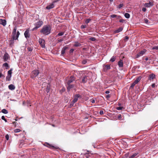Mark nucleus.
I'll return each instance as SVG.
<instances>
[{"instance_id": "obj_31", "label": "nucleus", "mask_w": 158, "mask_h": 158, "mask_svg": "<svg viewBox=\"0 0 158 158\" xmlns=\"http://www.w3.org/2000/svg\"><path fill=\"white\" fill-rule=\"evenodd\" d=\"M136 83L135 81L134 82H133L132 84L131 85V86H130V89H131V88H134V86H135V85L136 84Z\"/></svg>"}, {"instance_id": "obj_24", "label": "nucleus", "mask_w": 158, "mask_h": 158, "mask_svg": "<svg viewBox=\"0 0 158 158\" xmlns=\"http://www.w3.org/2000/svg\"><path fill=\"white\" fill-rule=\"evenodd\" d=\"M75 44H74V47H80L81 46V44H80V43H79L77 41L75 42Z\"/></svg>"}, {"instance_id": "obj_21", "label": "nucleus", "mask_w": 158, "mask_h": 158, "mask_svg": "<svg viewBox=\"0 0 158 158\" xmlns=\"http://www.w3.org/2000/svg\"><path fill=\"white\" fill-rule=\"evenodd\" d=\"M118 65L119 67H123V61L122 60H120L118 62Z\"/></svg>"}, {"instance_id": "obj_43", "label": "nucleus", "mask_w": 158, "mask_h": 158, "mask_svg": "<svg viewBox=\"0 0 158 158\" xmlns=\"http://www.w3.org/2000/svg\"><path fill=\"white\" fill-rule=\"evenodd\" d=\"M27 50L29 51H32L33 50V48L31 47H28L27 48Z\"/></svg>"}, {"instance_id": "obj_6", "label": "nucleus", "mask_w": 158, "mask_h": 158, "mask_svg": "<svg viewBox=\"0 0 158 158\" xmlns=\"http://www.w3.org/2000/svg\"><path fill=\"white\" fill-rule=\"evenodd\" d=\"M44 145L46 147H47L48 148L53 149H59V148L57 146L55 147L53 145H52L51 144H49L48 143L45 142L44 144Z\"/></svg>"}, {"instance_id": "obj_22", "label": "nucleus", "mask_w": 158, "mask_h": 158, "mask_svg": "<svg viewBox=\"0 0 158 158\" xmlns=\"http://www.w3.org/2000/svg\"><path fill=\"white\" fill-rule=\"evenodd\" d=\"M15 86L13 84H10L8 86L9 89L11 90H13L15 89Z\"/></svg>"}, {"instance_id": "obj_5", "label": "nucleus", "mask_w": 158, "mask_h": 158, "mask_svg": "<svg viewBox=\"0 0 158 158\" xmlns=\"http://www.w3.org/2000/svg\"><path fill=\"white\" fill-rule=\"evenodd\" d=\"M39 73V72L38 70H33L32 72L31 77V78H34L37 76Z\"/></svg>"}, {"instance_id": "obj_39", "label": "nucleus", "mask_w": 158, "mask_h": 158, "mask_svg": "<svg viewBox=\"0 0 158 158\" xmlns=\"http://www.w3.org/2000/svg\"><path fill=\"white\" fill-rule=\"evenodd\" d=\"M115 60V58L114 57V56H113L110 59V61L112 62H114Z\"/></svg>"}, {"instance_id": "obj_29", "label": "nucleus", "mask_w": 158, "mask_h": 158, "mask_svg": "<svg viewBox=\"0 0 158 158\" xmlns=\"http://www.w3.org/2000/svg\"><path fill=\"white\" fill-rule=\"evenodd\" d=\"M117 117H118V119L120 120H122L123 118V116H122L121 114H119L118 115V116H117Z\"/></svg>"}, {"instance_id": "obj_34", "label": "nucleus", "mask_w": 158, "mask_h": 158, "mask_svg": "<svg viewBox=\"0 0 158 158\" xmlns=\"http://www.w3.org/2000/svg\"><path fill=\"white\" fill-rule=\"evenodd\" d=\"M75 103V102H74V101H72L71 102L70 104L69 105V108L71 107L72 106H73V105H74V104Z\"/></svg>"}, {"instance_id": "obj_25", "label": "nucleus", "mask_w": 158, "mask_h": 158, "mask_svg": "<svg viewBox=\"0 0 158 158\" xmlns=\"http://www.w3.org/2000/svg\"><path fill=\"white\" fill-rule=\"evenodd\" d=\"M141 79V77L140 76L139 77L136 78L135 81L137 84L140 81Z\"/></svg>"}, {"instance_id": "obj_50", "label": "nucleus", "mask_w": 158, "mask_h": 158, "mask_svg": "<svg viewBox=\"0 0 158 158\" xmlns=\"http://www.w3.org/2000/svg\"><path fill=\"white\" fill-rule=\"evenodd\" d=\"M63 40H64V39L63 38H62V39H60L58 40V42H62Z\"/></svg>"}, {"instance_id": "obj_40", "label": "nucleus", "mask_w": 158, "mask_h": 158, "mask_svg": "<svg viewBox=\"0 0 158 158\" xmlns=\"http://www.w3.org/2000/svg\"><path fill=\"white\" fill-rule=\"evenodd\" d=\"M91 20V19H87L85 20V23H86V24H87L88 23H89V22H90V21Z\"/></svg>"}, {"instance_id": "obj_32", "label": "nucleus", "mask_w": 158, "mask_h": 158, "mask_svg": "<svg viewBox=\"0 0 158 158\" xmlns=\"http://www.w3.org/2000/svg\"><path fill=\"white\" fill-rule=\"evenodd\" d=\"M2 112L5 114H6L8 113V111L4 109H3L2 110Z\"/></svg>"}, {"instance_id": "obj_17", "label": "nucleus", "mask_w": 158, "mask_h": 158, "mask_svg": "<svg viewBox=\"0 0 158 158\" xmlns=\"http://www.w3.org/2000/svg\"><path fill=\"white\" fill-rule=\"evenodd\" d=\"M68 48L66 46L63 47L61 51V55H63L65 53V50Z\"/></svg>"}, {"instance_id": "obj_37", "label": "nucleus", "mask_w": 158, "mask_h": 158, "mask_svg": "<svg viewBox=\"0 0 158 158\" xmlns=\"http://www.w3.org/2000/svg\"><path fill=\"white\" fill-rule=\"evenodd\" d=\"M50 87L49 86H48V85L47 86L46 91L47 93H48L50 91Z\"/></svg>"}, {"instance_id": "obj_3", "label": "nucleus", "mask_w": 158, "mask_h": 158, "mask_svg": "<svg viewBox=\"0 0 158 158\" xmlns=\"http://www.w3.org/2000/svg\"><path fill=\"white\" fill-rule=\"evenodd\" d=\"M43 24V22L42 21H39L35 23L34 25L35 27L32 29V31L36 30L38 28L40 27Z\"/></svg>"}, {"instance_id": "obj_38", "label": "nucleus", "mask_w": 158, "mask_h": 158, "mask_svg": "<svg viewBox=\"0 0 158 158\" xmlns=\"http://www.w3.org/2000/svg\"><path fill=\"white\" fill-rule=\"evenodd\" d=\"M89 40H90L94 41L96 40V39L94 37H91L90 38H89Z\"/></svg>"}, {"instance_id": "obj_20", "label": "nucleus", "mask_w": 158, "mask_h": 158, "mask_svg": "<svg viewBox=\"0 0 158 158\" xmlns=\"http://www.w3.org/2000/svg\"><path fill=\"white\" fill-rule=\"evenodd\" d=\"M123 30V28L122 27H120L118 29L115 30L114 31V33L115 34L119 32H121V31H122Z\"/></svg>"}, {"instance_id": "obj_12", "label": "nucleus", "mask_w": 158, "mask_h": 158, "mask_svg": "<svg viewBox=\"0 0 158 158\" xmlns=\"http://www.w3.org/2000/svg\"><path fill=\"white\" fill-rule=\"evenodd\" d=\"M111 18H116L117 20L120 19L122 18V17L120 15H112L110 16Z\"/></svg>"}, {"instance_id": "obj_49", "label": "nucleus", "mask_w": 158, "mask_h": 158, "mask_svg": "<svg viewBox=\"0 0 158 158\" xmlns=\"http://www.w3.org/2000/svg\"><path fill=\"white\" fill-rule=\"evenodd\" d=\"M90 100L92 103H94L95 102V100L94 99H91Z\"/></svg>"}, {"instance_id": "obj_60", "label": "nucleus", "mask_w": 158, "mask_h": 158, "mask_svg": "<svg viewBox=\"0 0 158 158\" xmlns=\"http://www.w3.org/2000/svg\"><path fill=\"white\" fill-rule=\"evenodd\" d=\"M152 88H154L155 87V84L153 83L152 84Z\"/></svg>"}, {"instance_id": "obj_8", "label": "nucleus", "mask_w": 158, "mask_h": 158, "mask_svg": "<svg viewBox=\"0 0 158 158\" xmlns=\"http://www.w3.org/2000/svg\"><path fill=\"white\" fill-rule=\"evenodd\" d=\"M3 59L4 61H7V60L10 59V57L9 54L7 53H5L3 57Z\"/></svg>"}, {"instance_id": "obj_59", "label": "nucleus", "mask_w": 158, "mask_h": 158, "mask_svg": "<svg viewBox=\"0 0 158 158\" xmlns=\"http://www.w3.org/2000/svg\"><path fill=\"white\" fill-rule=\"evenodd\" d=\"M110 97V96L109 94H107L106 96V98H109Z\"/></svg>"}, {"instance_id": "obj_47", "label": "nucleus", "mask_w": 158, "mask_h": 158, "mask_svg": "<svg viewBox=\"0 0 158 158\" xmlns=\"http://www.w3.org/2000/svg\"><path fill=\"white\" fill-rule=\"evenodd\" d=\"M5 138L7 140H8L9 139V136L8 134H7L5 136Z\"/></svg>"}, {"instance_id": "obj_26", "label": "nucleus", "mask_w": 158, "mask_h": 158, "mask_svg": "<svg viewBox=\"0 0 158 158\" xmlns=\"http://www.w3.org/2000/svg\"><path fill=\"white\" fill-rule=\"evenodd\" d=\"M75 81V79H69L67 82V85H69L73 81Z\"/></svg>"}, {"instance_id": "obj_36", "label": "nucleus", "mask_w": 158, "mask_h": 158, "mask_svg": "<svg viewBox=\"0 0 158 158\" xmlns=\"http://www.w3.org/2000/svg\"><path fill=\"white\" fill-rule=\"evenodd\" d=\"M144 23L147 24L150 23V22H149V20L147 19H144Z\"/></svg>"}, {"instance_id": "obj_42", "label": "nucleus", "mask_w": 158, "mask_h": 158, "mask_svg": "<svg viewBox=\"0 0 158 158\" xmlns=\"http://www.w3.org/2000/svg\"><path fill=\"white\" fill-rule=\"evenodd\" d=\"M87 60H84L82 61V64H85L87 63Z\"/></svg>"}, {"instance_id": "obj_7", "label": "nucleus", "mask_w": 158, "mask_h": 158, "mask_svg": "<svg viewBox=\"0 0 158 158\" xmlns=\"http://www.w3.org/2000/svg\"><path fill=\"white\" fill-rule=\"evenodd\" d=\"M39 42L42 48H45V40L42 38H40L39 40Z\"/></svg>"}, {"instance_id": "obj_1", "label": "nucleus", "mask_w": 158, "mask_h": 158, "mask_svg": "<svg viewBox=\"0 0 158 158\" xmlns=\"http://www.w3.org/2000/svg\"><path fill=\"white\" fill-rule=\"evenodd\" d=\"M17 27L16 26L14 27L12 32V36L9 40V45L10 47L13 46L14 43V40H18L20 33L19 31L16 33Z\"/></svg>"}, {"instance_id": "obj_30", "label": "nucleus", "mask_w": 158, "mask_h": 158, "mask_svg": "<svg viewBox=\"0 0 158 158\" xmlns=\"http://www.w3.org/2000/svg\"><path fill=\"white\" fill-rule=\"evenodd\" d=\"M124 16L126 18L128 19L130 17V15L128 13H126L124 14Z\"/></svg>"}, {"instance_id": "obj_56", "label": "nucleus", "mask_w": 158, "mask_h": 158, "mask_svg": "<svg viewBox=\"0 0 158 158\" xmlns=\"http://www.w3.org/2000/svg\"><path fill=\"white\" fill-rule=\"evenodd\" d=\"M103 111L102 110H100L99 112V114L101 115L103 114Z\"/></svg>"}, {"instance_id": "obj_58", "label": "nucleus", "mask_w": 158, "mask_h": 158, "mask_svg": "<svg viewBox=\"0 0 158 158\" xmlns=\"http://www.w3.org/2000/svg\"><path fill=\"white\" fill-rule=\"evenodd\" d=\"M70 79H75V78L74 77V76L73 75H72L70 77Z\"/></svg>"}, {"instance_id": "obj_46", "label": "nucleus", "mask_w": 158, "mask_h": 158, "mask_svg": "<svg viewBox=\"0 0 158 158\" xmlns=\"http://www.w3.org/2000/svg\"><path fill=\"white\" fill-rule=\"evenodd\" d=\"M129 39V37L128 36H126L125 37V38L124 39V40L125 41H127V40H128Z\"/></svg>"}, {"instance_id": "obj_48", "label": "nucleus", "mask_w": 158, "mask_h": 158, "mask_svg": "<svg viewBox=\"0 0 158 158\" xmlns=\"http://www.w3.org/2000/svg\"><path fill=\"white\" fill-rule=\"evenodd\" d=\"M152 49L153 50H158V46H155V47H153Z\"/></svg>"}, {"instance_id": "obj_14", "label": "nucleus", "mask_w": 158, "mask_h": 158, "mask_svg": "<svg viewBox=\"0 0 158 158\" xmlns=\"http://www.w3.org/2000/svg\"><path fill=\"white\" fill-rule=\"evenodd\" d=\"M0 24L2 25L3 26H5L6 24V20L0 19Z\"/></svg>"}, {"instance_id": "obj_10", "label": "nucleus", "mask_w": 158, "mask_h": 158, "mask_svg": "<svg viewBox=\"0 0 158 158\" xmlns=\"http://www.w3.org/2000/svg\"><path fill=\"white\" fill-rule=\"evenodd\" d=\"M24 35L25 37L27 39L30 38V34L29 33V30L28 29H27L25 31Z\"/></svg>"}, {"instance_id": "obj_55", "label": "nucleus", "mask_w": 158, "mask_h": 158, "mask_svg": "<svg viewBox=\"0 0 158 158\" xmlns=\"http://www.w3.org/2000/svg\"><path fill=\"white\" fill-rule=\"evenodd\" d=\"M85 156L87 158H89V156L88 155V153H86L85 155Z\"/></svg>"}, {"instance_id": "obj_51", "label": "nucleus", "mask_w": 158, "mask_h": 158, "mask_svg": "<svg viewBox=\"0 0 158 158\" xmlns=\"http://www.w3.org/2000/svg\"><path fill=\"white\" fill-rule=\"evenodd\" d=\"M125 20L123 19H120L119 21L120 23H124L125 22Z\"/></svg>"}, {"instance_id": "obj_53", "label": "nucleus", "mask_w": 158, "mask_h": 158, "mask_svg": "<svg viewBox=\"0 0 158 158\" xmlns=\"http://www.w3.org/2000/svg\"><path fill=\"white\" fill-rule=\"evenodd\" d=\"M142 11H143V12H145L146 10H147V9H146V8H144V7H143V8L142 9Z\"/></svg>"}, {"instance_id": "obj_64", "label": "nucleus", "mask_w": 158, "mask_h": 158, "mask_svg": "<svg viewBox=\"0 0 158 158\" xmlns=\"http://www.w3.org/2000/svg\"><path fill=\"white\" fill-rule=\"evenodd\" d=\"M16 123V122H13V124H15Z\"/></svg>"}, {"instance_id": "obj_27", "label": "nucleus", "mask_w": 158, "mask_h": 158, "mask_svg": "<svg viewBox=\"0 0 158 158\" xmlns=\"http://www.w3.org/2000/svg\"><path fill=\"white\" fill-rule=\"evenodd\" d=\"M139 154L138 152H137L132 154L131 156L128 158H134L136 156Z\"/></svg>"}, {"instance_id": "obj_11", "label": "nucleus", "mask_w": 158, "mask_h": 158, "mask_svg": "<svg viewBox=\"0 0 158 158\" xmlns=\"http://www.w3.org/2000/svg\"><path fill=\"white\" fill-rule=\"evenodd\" d=\"M146 51V50L145 49H143V50L141 51L137 54L136 55V57L137 58H139V56L144 54Z\"/></svg>"}, {"instance_id": "obj_19", "label": "nucleus", "mask_w": 158, "mask_h": 158, "mask_svg": "<svg viewBox=\"0 0 158 158\" xmlns=\"http://www.w3.org/2000/svg\"><path fill=\"white\" fill-rule=\"evenodd\" d=\"M87 80V76H84L82 77V82L84 84L86 82Z\"/></svg>"}, {"instance_id": "obj_2", "label": "nucleus", "mask_w": 158, "mask_h": 158, "mask_svg": "<svg viewBox=\"0 0 158 158\" xmlns=\"http://www.w3.org/2000/svg\"><path fill=\"white\" fill-rule=\"evenodd\" d=\"M51 28L49 25H44L40 30V32L43 35H47L50 34L51 32Z\"/></svg>"}, {"instance_id": "obj_18", "label": "nucleus", "mask_w": 158, "mask_h": 158, "mask_svg": "<svg viewBox=\"0 0 158 158\" xmlns=\"http://www.w3.org/2000/svg\"><path fill=\"white\" fill-rule=\"evenodd\" d=\"M155 78V75L154 74H151L148 76V80H153Z\"/></svg>"}, {"instance_id": "obj_52", "label": "nucleus", "mask_w": 158, "mask_h": 158, "mask_svg": "<svg viewBox=\"0 0 158 158\" xmlns=\"http://www.w3.org/2000/svg\"><path fill=\"white\" fill-rule=\"evenodd\" d=\"M86 27V25H82L81 26V28H85Z\"/></svg>"}, {"instance_id": "obj_57", "label": "nucleus", "mask_w": 158, "mask_h": 158, "mask_svg": "<svg viewBox=\"0 0 158 158\" xmlns=\"http://www.w3.org/2000/svg\"><path fill=\"white\" fill-rule=\"evenodd\" d=\"M74 49H71L70 50V53H73L74 51Z\"/></svg>"}, {"instance_id": "obj_16", "label": "nucleus", "mask_w": 158, "mask_h": 158, "mask_svg": "<svg viewBox=\"0 0 158 158\" xmlns=\"http://www.w3.org/2000/svg\"><path fill=\"white\" fill-rule=\"evenodd\" d=\"M80 97V95L79 94H76L74 96V98L73 100L75 103L78 100V98Z\"/></svg>"}, {"instance_id": "obj_23", "label": "nucleus", "mask_w": 158, "mask_h": 158, "mask_svg": "<svg viewBox=\"0 0 158 158\" xmlns=\"http://www.w3.org/2000/svg\"><path fill=\"white\" fill-rule=\"evenodd\" d=\"M2 67H5L6 69H8L9 68V66L8 64L6 62L3 64Z\"/></svg>"}, {"instance_id": "obj_61", "label": "nucleus", "mask_w": 158, "mask_h": 158, "mask_svg": "<svg viewBox=\"0 0 158 158\" xmlns=\"http://www.w3.org/2000/svg\"><path fill=\"white\" fill-rule=\"evenodd\" d=\"M105 93L106 94H109L110 93V91L109 90H107V91H106Z\"/></svg>"}, {"instance_id": "obj_35", "label": "nucleus", "mask_w": 158, "mask_h": 158, "mask_svg": "<svg viewBox=\"0 0 158 158\" xmlns=\"http://www.w3.org/2000/svg\"><path fill=\"white\" fill-rule=\"evenodd\" d=\"M105 67L106 68L107 70L110 69V65L106 64L105 65Z\"/></svg>"}, {"instance_id": "obj_33", "label": "nucleus", "mask_w": 158, "mask_h": 158, "mask_svg": "<svg viewBox=\"0 0 158 158\" xmlns=\"http://www.w3.org/2000/svg\"><path fill=\"white\" fill-rule=\"evenodd\" d=\"M124 6L123 4L120 3L119 6H117V8L118 9H121Z\"/></svg>"}, {"instance_id": "obj_15", "label": "nucleus", "mask_w": 158, "mask_h": 158, "mask_svg": "<svg viewBox=\"0 0 158 158\" xmlns=\"http://www.w3.org/2000/svg\"><path fill=\"white\" fill-rule=\"evenodd\" d=\"M54 7V5L53 3H52L51 4L47 6L46 8L47 10H50L51 9H52Z\"/></svg>"}, {"instance_id": "obj_4", "label": "nucleus", "mask_w": 158, "mask_h": 158, "mask_svg": "<svg viewBox=\"0 0 158 158\" xmlns=\"http://www.w3.org/2000/svg\"><path fill=\"white\" fill-rule=\"evenodd\" d=\"M13 69L11 68L7 72V75L6 77V81H10L11 80V78L12 76V71Z\"/></svg>"}, {"instance_id": "obj_9", "label": "nucleus", "mask_w": 158, "mask_h": 158, "mask_svg": "<svg viewBox=\"0 0 158 158\" xmlns=\"http://www.w3.org/2000/svg\"><path fill=\"white\" fill-rule=\"evenodd\" d=\"M143 5L145 7H150L151 6H152L154 4H153V2H149L148 3H145L144 4H143Z\"/></svg>"}, {"instance_id": "obj_54", "label": "nucleus", "mask_w": 158, "mask_h": 158, "mask_svg": "<svg viewBox=\"0 0 158 158\" xmlns=\"http://www.w3.org/2000/svg\"><path fill=\"white\" fill-rule=\"evenodd\" d=\"M5 77V76L2 74L0 72V78L1 77Z\"/></svg>"}, {"instance_id": "obj_45", "label": "nucleus", "mask_w": 158, "mask_h": 158, "mask_svg": "<svg viewBox=\"0 0 158 158\" xmlns=\"http://www.w3.org/2000/svg\"><path fill=\"white\" fill-rule=\"evenodd\" d=\"M123 109H124V108L123 107H117L116 108L118 110H122Z\"/></svg>"}, {"instance_id": "obj_13", "label": "nucleus", "mask_w": 158, "mask_h": 158, "mask_svg": "<svg viewBox=\"0 0 158 158\" xmlns=\"http://www.w3.org/2000/svg\"><path fill=\"white\" fill-rule=\"evenodd\" d=\"M74 86V85L73 84H70L67 85V90L68 92H69L70 91V89L73 88Z\"/></svg>"}, {"instance_id": "obj_62", "label": "nucleus", "mask_w": 158, "mask_h": 158, "mask_svg": "<svg viewBox=\"0 0 158 158\" xmlns=\"http://www.w3.org/2000/svg\"><path fill=\"white\" fill-rule=\"evenodd\" d=\"M124 156L126 157H127L128 156V154L127 153L125 154Z\"/></svg>"}, {"instance_id": "obj_28", "label": "nucleus", "mask_w": 158, "mask_h": 158, "mask_svg": "<svg viewBox=\"0 0 158 158\" xmlns=\"http://www.w3.org/2000/svg\"><path fill=\"white\" fill-rule=\"evenodd\" d=\"M64 33V32H59L56 35V37H59L63 35Z\"/></svg>"}, {"instance_id": "obj_63", "label": "nucleus", "mask_w": 158, "mask_h": 158, "mask_svg": "<svg viewBox=\"0 0 158 158\" xmlns=\"http://www.w3.org/2000/svg\"><path fill=\"white\" fill-rule=\"evenodd\" d=\"M145 59L146 60V61L148 60V57H146L145 58Z\"/></svg>"}, {"instance_id": "obj_41", "label": "nucleus", "mask_w": 158, "mask_h": 158, "mask_svg": "<svg viewBox=\"0 0 158 158\" xmlns=\"http://www.w3.org/2000/svg\"><path fill=\"white\" fill-rule=\"evenodd\" d=\"M20 131H21L19 129H16L14 130V132L15 133H17V132H19Z\"/></svg>"}, {"instance_id": "obj_44", "label": "nucleus", "mask_w": 158, "mask_h": 158, "mask_svg": "<svg viewBox=\"0 0 158 158\" xmlns=\"http://www.w3.org/2000/svg\"><path fill=\"white\" fill-rule=\"evenodd\" d=\"M1 118L5 121L6 122H7L6 119L5 118V117L4 116H2Z\"/></svg>"}]
</instances>
